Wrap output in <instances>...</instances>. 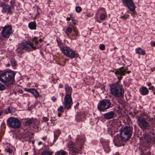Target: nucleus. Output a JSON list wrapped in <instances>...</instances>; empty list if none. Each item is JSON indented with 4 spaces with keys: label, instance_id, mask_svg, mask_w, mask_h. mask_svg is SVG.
Instances as JSON below:
<instances>
[{
    "label": "nucleus",
    "instance_id": "obj_1",
    "mask_svg": "<svg viewBox=\"0 0 155 155\" xmlns=\"http://www.w3.org/2000/svg\"><path fill=\"white\" fill-rule=\"evenodd\" d=\"M64 88L66 94L64 97L63 104L64 105V108L68 110L71 108L72 104V99L71 96L72 89L71 87L67 85H65Z\"/></svg>",
    "mask_w": 155,
    "mask_h": 155
},
{
    "label": "nucleus",
    "instance_id": "obj_2",
    "mask_svg": "<svg viewBox=\"0 0 155 155\" xmlns=\"http://www.w3.org/2000/svg\"><path fill=\"white\" fill-rule=\"evenodd\" d=\"M111 94L116 97H120L123 96L124 90L122 86L117 82L110 85Z\"/></svg>",
    "mask_w": 155,
    "mask_h": 155
},
{
    "label": "nucleus",
    "instance_id": "obj_3",
    "mask_svg": "<svg viewBox=\"0 0 155 155\" xmlns=\"http://www.w3.org/2000/svg\"><path fill=\"white\" fill-rule=\"evenodd\" d=\"M16 73L12 71H4L0 74V81L4 83H7L15 80Z\"/></svg>",
    "mask_w": 155,
    "mask_h": 155
},
{
    "label": "nucleus",
    "instance_id": "obj_4",
    "mask_svg": "<svg viewBox=\"0 0 155 155\" xmlns=\"http://www.w3.org/2000/svg\"><path fill=\"white\" fill-rule=\"evenodd\" d=\"M133 131V127L132 126L128 125L122 127L120 136L123 140L126 141L129 139L131 136Z\"/></svg>",
    "mask_w": 155,
    "mask_h": 155
},
{
    "label": "nucleus",
    "instance_id": "obj_5",
    "mask_svg": "<svg viewBox=\"0 0 155 155\" xmlns=\"http://www.w3.org/2000/svg\"><path fill=\"white\" fill-rule=\"evenodd\" d=\"M8 125L10 127L14 129H18L20 127L21 123L17 118L11 117L7 120Z\"/></svg>",
    "mask_w": 155,
    "mask_h": 155
},
{
    "label": "nucleus",
    "instance_id": "obj_6",
    "mask_svg": "<svg viewBox=\"0 0 155 155\" xmlns=\"http://www.w3.org/2000/svg\"><path fill=\"white\" fill-rule=\"evenodd\" d=\"M111 102L110 100L104 99L100 101L97 105V108L100 111H104L110 107Z\"/></svg>",
    "mask_w": 155,
    "mask_h": 155
},
{
    "label": "nucleus",
    "instance_id": "obj_7",
    "mask_svg": "<svg viewBox=\"0 0 155 155\" xmlns=\"http://www.w3.org/2000/svg\"><path fill=\"white\" fill-rule=\"evenodd\" d=\"M61 50L64 55L71 58H74L76 55L75 51L67 46L61 48Z\"/></svg>",
    "mask_w": 155,
    "mask_h": 155
},
{
    "label": "nucleus",
    "instance_id": "obj_8",
    "mask_svg": "<svg viewBox=\"0 0 155 155\" xmlns=\"http://www.w3.org/2000/svg\"><path fill=\"white\" fill-rule=\"evenodd\" d=\"M137 124L143 130H148L150 128L149 123L146 120L144 117H140L137 120Z\"/></svg>",
    "mask_w": 155,
    "mask_h": 155
},
{
    "label": "nucleus",
    "instance_id": "obj_9",
    "mask_svg": "<svg viewBox=\"0 0 155 155\" xmlns=\"http://www.w3.org/2000/svg\"><path fill=\"white\" fill-rule=\"evenodd\" d=\"M2 28L1 34L4 38H8L13 33L12 28L10 25H5L4 27H2Z\"/></svg>",
    "mask_w": 155,
    "mask_h": 155
},
{
    "label": "nucleus",
    "instance_id": "obj_10",
    "mask_svg": "<svg viewBox=\"0 0 155 155\" xmlns=\"http://www.w3.org/2000/svg\"><path fill=\"white\" fill-rule=\"evenodd\" d=\"M20 47L21 49L27 50L28 51L35 50L36 48L33 45V44L30 42H25L21 43Z\"/></svg>",
    "mask_w": 155,
    "mask_h": 155
},
{
    "label": "nucleus",
    "instance_id": "obj_11",
    "mask_svg": "<svg viewBox=\"0 0 155 155\" xmlns=\"http://www.w3.org/2000/svg\"><path fill=\"white\" fill-rule=\"evenodd\" d=\"M130 72V71H127V68L121 67L116 71L114 74L117 75L118 79L120 81L122 79V76L125 75L126 73H129Z\"/></svg>",
    "mask_w": 155,
    "mask_h": 155
},
{
    "label": "nucleus",
    "instance_id": "obj_12",
    "mask_svg": "<svg viewBox=\"0 0 155 155\" xmlns=\"http://www.w3.org/2000/svg\"><path fill=\"white\" fill-rule=\"evenodd\" d=\"M124 6L127 7L131 12L135 11V5L132 0H122Z\"/></svg>",
    "mask_w": 155,
    "mask_h": 155
},
{
    "label": "nucleus",
    "instance_id": "obj_13",
    "mask_svg": "<svg viewBox=\"0 0 155 155\" xmlns=\"http://www.w3.org/2000/svg\"><path fill=\"white\" fill-rule=\"evenodd\" d=\"M84 137V136H80V135H78L76 139V143L80 146L81 148L82 147L85 140Z\"/></svg>",
    "mask_w": 155,
    "mask_h": 155
},
{
    "label": "nucleus",
    "instance_id": "obj_14",
    "mask_svg": "<svg viewBox=\"0 0 155 155\" xmlns=\"http://www.w3.org/2000/svg\"><path fill=\"white\" fill-rule=\"evenodd\" d=\"M115 113L113 111H110L103 114L104 118L106 120L113 119L114 117Z\"/></svg>",
    "mask_w": 155,
    "mask_h": 155
},
{
    "label": "nucleus",
    "instance_id": "obj_15",
    "mask_svg": "<svg viewBox=\"0 0 155 155\" xmlns=\"http://www.w3.org/2000/svg\"><path fill=\"white\" fill-rule=\"evenodd\" d=\"M122 140L121 137L119 136H115L113 141L114 145L117 147L121 145Z\"/></svg>",
    "mask_w": 155,
    "mask_h": 155
},
{
    "label": "nucleus",
    "instance_id": "obj_16",
    "mask_svg": "<svg viewBox=\"0 0 155 155\" xmlns=\"http://www.w3.org/2000/svg\"><path fill=\"white\" fill-rule=\"evenodd\" d=\"M144 140L148 143H150L152 141V136L148 133L144 134L143 135Z\"/></svg>",
    "mask_w": 155,
    "mask_h": 155
},
{
    "label": "nucleus",
    "instance_id": "obj_17",
    "mask_svg": "<svg viewBox=\"0 0 155 155\" xmlns=\"http://www.w3.org/2000/svg\"><path fill=\"white\" fill-rule=\"evenodd\" d=\"M140 92L141 94L143 95H145L149 93L148 89L144 86L142 87L140 89Z\"/></svg>",
    "mask_w": 155,
    "mask_h": 155
},
{
    "label": "nucleus",
    "instance_id": "obj_18",
    "mask_svg": "<svg viewBox=\"0 0 155 155\" xmlns=\"http://www.w3.org/2000/svg\"><path fill=\"white\" fill-rule=\"evenodd\" d=\"M135 52L136 54H138L139 55H144L146 54L145 51L143 50L140 48H136Z\"/></svg>",
    "mask_w": 155,
    "mask_h": 155
},
{
    "label": "nucleus",
    "instance_id": "obj_19",
    "mask_svg": "<svg viewBox=\"0 0 155 155\" xmlns=\"http://www.w3.org/2000/svg\"><path fill=\"white\" fill-rule=\"evenodd\" d=\"M3 9L5 13L8 14H11L12 13L11 8L8 5H4L3 7Z\"/></svg>",
    "mask_w": 155,
    "mask_h": 155
},
{
    "label": "nucleus",
    "instance_id": "obj_20",
    "mask_svg": "<svg viewBox=\"0 0 155 155\" xmlns=\"http://www.w3.org/2000/svg\"><path fill=\"white\" fill-rule=\"evenodd\" d=\"M29 28L31 30H36V29L37 25L35 22H31L28 24Z\"/></svg>",
    "mask_w": 155,
    "mask_h": 155
},
{
    "label": "nucleus",
    "instance_id": "obj_21",
    "mask_svg": "<svg viewBox=\"0 0 155 155\" xmlns=\"http://www.w3.org/2000/svg\"><path fill=\"white\" fill-rule=\"evenodd\" d=\"M53 152L50 151L45 150L41 153V155H52Z\"/></svg>",
    "mask_w": 155,
    "mask_h": 155
},
{
    "label": "nucleus",
    "instance_id": "obj_22",
    "mask_svg": "<svg viewBox=\"0 0 155 155\" xmlns=\"http://www.w3.org/2000/svg\"><path fill=\"white\" fill-rule=\"evenodd\" d=\"M83 117V116L80 113H78L75 116V120L77 121H80L81 120Z\"/></svg>",
    "mask_w": 155,
    "mask_h": 155
},
{
    "label": "nucleus",
    "instance_id": "obj_23",
    "mask_svg": "<svg viewBox=\"0 0 155 155\" xmlns=\"http://www.w3.org/2000/svg\"><path fill=\"white\" fill-rule=\"evenodd\" d=\"M24 90L25 91L30 92L33 94H34L35 92V89L33 88H25L24 89Z\"/></svg>",
    "mask_w": 155,
    "mask_h": 155
},
{
    "label": "nucleus",
    "instance_id": "obj_24",
    "mask_svg": "<svg viewBox=\"0 0 155 155\" xmlns=\"http://www.w3.org/2000/svg\"><path fill=\"white\" fill-rule=\"evenodd\" d=\"M103 147L104 150L107 153L110 152V149L108 144H107L106 145H104Z\"/></svg>",
    "mask_w": 155,
    "mask_h": 155
},
{
    "label": "nucleus",
    "instance_id": "obj_25",
    "mask_svg": "<svg viewBox=\"0 0 155 155\" xmlns=\"http://www.w3.org/2000/svg\"><path fill=\"white\" fill-rule=\"evenodd\" d=\"M68 153L62 150H61L56 153V155H67Z\"/></svg>",
    "mask_w": 155,
    "mask_h": 155
},
{
    "label": "nucleus",
    "instance_id": "obj_26",
    "mask_svg": "<svg viewBox=\"0 0 155 155\" xmlns=\"http://www.w3.org/2000/svg\"><path fill=\"white\" fill-rule=\"evenodd\" d=\"M34 122L33 119H31L28 120L25 122V125L26 126H28L31 125Z\"/></svg>",
    "mask_w": 155,
    "mask_h": 155
},
{
    "label": "nucleus",
    "instance_id": "obj_27",
    "mask_svg": "<svg viewBox=\"0 0 155 155\" xmlns=\"http://www.w3.org/2000/svg\"><path fill=\"white\" fill-rule=\"evenodd\" d=\"M15 111V109L11 107H9L8 108L7 110H6V113L7 114L10 113H12Z\"/></svg>",
    "mask_w": 155,
    "mask_h": 155
},
{
    "label": "nucleus",
    "instance_id": "obj_28",
    "mask_svg": "<svg viewBox=\"0 0 155 155\" xmlns=\"http://www.w3.org/2000/svg\"><path fill=\"white\" fill-rule=\"evenodd\" d=\"M54 140L53 141V143L55 142L56 141V140L57 139L59 135L60 134L59 133V132H58V133L57 134L54 131Z\"/></svg>",
    "mask_w": 155,
    "mask_h": 155
},
{
    "label": "nucleus",
    "instance_id": "obj_29",
    "mask_svg": "<svg viewBox=\"0 0 155 155\" xmlns=\"http://www.w3.org/2000/svg\"><path fill=\"white\" fill-rule=\"evenodd\" d=\"M75 146V143L72 142L70 141L68 144V147L70 148H72Z\"/></svg>",
    "mask_w": 155,
    "mask_h": 155
},
{
    "label": "nucleus",
    "instance_id": "obj_30",
    "mask_svg": "<svg viewBox=\"0 0 155 155\" xmlns=\"http://www.w3.org/2000/svg\"><path fill=\"white\" fill-rule=\"evenodd\" d=\"M32 41H33L35 43V45H37L38 43V38L36 37H35L33 38L32 39Z\"/></svg>",
    "mask_w": 155,
    "mask_h": 155
},
{
    "label": "nucleus",
    "instance_id": "obj_31",
    "mask_svg": "<svg viewBox=\"0 0 155 155\" xmlns=\"http://www.w3.org/2000/svg\"><path fill=\"white\" fill-rule=\"evenodd\" d=\"M106 16L104 13H103L101 14L100 15V19L101 20H104L105 18H106Z\"/></svg>",
    "mask_w": 155,
    "mask_h": 155
},
{
    "label": "nucleus",
    "instance_id": "obj_32",
    "mask_svg": "<svg viewBox=\"0 0 155 155\" xmlns=\"http://www.w3.org/2000/svg\"><path fill=\"white\" fill-rule=\"evenodd\" d=\"M72 31V29L70 27H68L66 29V31H65V33L67 34L68 35V33H68H70Z\"/></svg>",
    "mask_w": 155,
    "mask_h": 155
},
{
    "label": "nucleus",
    "instance_id": "obj_33",
    "mask_svg": "<svg viewBox=\"0 0 155 155\" xmlns=\"http://www.w3.org/2000/svg\"><path fill=\"white\" fill-rule=\"evenodd\" d=\"M129 16V15L127 14H125L123 16H121L120 17V18L124 19H126Z\"/></svg>",
    "mask_w": 155,
    "mask_h": 155
},
{
    "label": "nucleus",
    "instance_id": "obj_34",
    "mask_svg": "<svg viewBox=\"0 0 155 155\" xmlns=\"http://www.w3.org/2000/svg\"><path fill=\"white\" fill-rule=\"evenodd\" d=\"M75 10L78 13H79L81 10V8L80 6H77L75 8Z\"/></svg>",
    "mask_w": 155,
    "mask_h": 155
},
{
    "label": "nucleus",
    "instance_id": "obj_35",
    "mask_svg": "<svg viewBox=\"0 0 155 155\" xmlns=\"http://www.w3.org/2000/svg\"><path fill=\"white\" fill-rule=\"evenodd\" d=\"M10 62L12 66L14 67L16 65V61L14 59H12Z\"/></svg>",
    "mask_w": 155,
    "mask_h": 155
},
{
    "label": "nucleus",
    "instance_id": "obj_36",
    "mask_svg": "<svg viewBox=\"0 0 155 155\" xmlns=\"http://www.w3.org/2000/svg\"><path fill=\"white\" fill-rule=\"evenodd\" d=\"M64 107L62 106H60L58 109V111L62 113L64 112Z\"/></svg>",
    "mask_w": 155,
    "mask_h": 155
},
{
    "label": "nucleus",
    "instance_id": "obj_37",
    "mask_svg": "<svg viewBox=\"0 0 155 155\" xmlns=\"http://www.w3.org/2000/svg\"><path fill=\"white\" fill-rule=\"evenodd\" d=\"M33 95L35 97L37 98L39 96V94L38 91L35 90V92L34 94H33Z\"/></svg>",
    "mask_w": 155,
    "mask_h": 155
},
{
    "label": "nucleus",
    "instance_id": "obj_38",
    "mask_svg": "<svg viewBox=\"0 0 155 155\" xmlns=\"http://www.w3.org/2000/svg\"><path fill=\"white\" fill-rule=\"evenodd\" d=\"M5 88V87L3 84L0 83V91L4 90Z\"/></svg>",
    "mask_w": 155,
    "mask_h": 155
},
{
    "label": "nucleus",
    "instance_id": "obj_39",
    "mask_svg": "<svg viewBox=\"0 0 155 155\" xmlns=\"http://www.w3.org/2000/svg\"><path fill=\"white\" fill-rule=\"evenodd\" d=\"M99 48L101 50H104L105 48V46L104 44H101L99 46Z\"/></svg>",
    "mask_w": 155,
    "mask_h": 155
},
{
    "label": "nucleus",
    "instance_id": "obj_40",
    "mask_svg": "<svg viewBox=\"0 0 155 155\" xmlns=\"http://www.w3.org/2000/svg\"><path fill=\"white\" fill-rule=\"evenodd\" d=\"M43 121L44 122H46L49 120V118L48 117H44L42 118Z\"/></svg>",
    "mask_w": 155,
    "mask_h": 155
},
{
    "label": "nucleus",
    "instance_id": "obj_41",
    "mask_svg": "<svg viewBox=\"0 0 155 155\" xmlns=\"http://www.w3.org/2000/svg\"><path fill=\"white\" fill-rule=\"evenodd\" d=\"M72 151L73 153H76L78 151V149L76 147H74L72 149Z\"/></svg>",
    "mask_w": 155,
    "mask_h": 155
},
{
    "label": "nucleus",
    "instance_id": "obj_42",
    "mask_svg": "<svg viewBox=\"0 0 155 155\" xmlns=\"http://www.w3.org/2000/svg\"><path fill=\"white\" fill-rule=\"evenodd\" d=\"M6 152L10 153H11L12 152V150L10 148H8L6 150Z\"/></svg>",
    "mask_w": 155,
    "mask_h": 155
},
{
    "label": "nucleus",
    "instance_id": "obj_43",
    "mask_svg": "<svg viewBox=\"0 0 155 155\" xmlns=\"http://www.w3.org/2000/svg\"><path fill=\"white\" fill-rule=\"evenodd\" d=\"M57 43L58 44V46L60 47V48H61V45L62 44V43L60 41H57Z\"/></svg>",
    "mask_w": 155,
    "mask_h": 155
},
{
    "label": "nucleus",
    "instance_id": "obj_44",
    "mask_svg": "<svg viewBox=\"0 0 155 155\" xmlns=\"http://www.w3.org/2000/svg\"><path fill=\"white\" fill-rule=\"evenodd\" d=\"M149 89L150 90H151L152 91H154V90L155 88L153 86H152L149 88Z\"/></svg>",
    "mask_w": 155,
    "mask_h": 155
},
{
    "label": "nucleus",
    "instance_id": "obj_45",
    "mask_svg": "<svg viewBox=\"0 0 155 155\" xmlns=\"http://www.w3.org/2000/svg\"><path fill=\"white\" fill-rule=\"evenodd\" d=\"M56 100V98L54 96H53L51 98V100L54 102Z\"/></svg>",
    "mask_w": 155,
    "mask_h": 155
},
{
    "label": "nucleus",
    "instance_id": "obj_46",
    "mask_svg": "<svg viewBox=\"0 0 155 155\" xmlns=\"http://www.w3.org/2000/svg\"><path fill=\"white\" fill-rule=\"evenodd\" d=\"M47 138V136H45V137H42V139L45 142Z\"/></svg>",
    "mask_w": 155,
    "mask_h": 155
},
{
    "label": "nucleus",
    "instance_id": "obj_47",
    "mask_svg": "<svg viewBox=\"0 0 155 155\" xmlns=\"http://www.w3.org/2000/svg\"><path fill=\"white\" fill-rule=\"evenodd\" d=\"M74 32H75L74 35H76V36L77 35H78V31L77 30H75Z\"/></svg>",
    "mask_w": 155,
    "mask_h": 155
},
{
    "label": "nucleus",
    "instance_id": "obj_48",
    "mask_svg": "<svg viewBox=\"0 0 155 155\" xmlns=\"http://www.w3.org/2000/svg\"><path fill=\"white\" fill-rule=\"evenodd\" d=\"M87 17H92V15H91V14H90V13H88L87 14Z\"/></svg>",
    "mask_w": 155,
    "mask_h": 155
},
{
    "label": "nucleus",
    "instance_id": "obj_49",
    "mask_svg": "<svg viewBox=\"0 0 155 155\" xmlns=\"http://www.w3.org/2000/svg\"><path fill=\"white\" fill-rule=\"evenodd\" d=\"M152 140L153 142H155V137H152Z\"/></svg>",
    "mask_w": 155,
    "mask_h": 155
},
{
    "label": "nucleus",
    "instance_id": "obj_50",
    "mask_svg": "<svg viewBox=\"0 0 155 155\" xmlns=\"http://www.w3.org/2000/svg\"><path fill=\"white\" fill-rule=\"evenodd\" d=\"M100 10H101L102 11H104V12L105 11L104 9V8H101V9H98V11H99Z\"/></svg>",
    "mask_w": 155,
    "mask_h": 155
},
{
    "label": "nucleus",
    "instance_id": "obj_51",
    "mask_svg": "<svg viewBox=\"0 0 155 155\" xmlns=\"http://www.w3.org/2000/svg\"><path fill=\"white\" fill-rule=\"evenodd\" d=\"M10 66V63H8L6 65V66L7 67H9Z\"/></svg>",
    "mask_w": 155,
    "mask_h": 155
},
{
    "label": "nucleus",
    "instance_id": "obj_52",
    "mask_svg": "<svg viewBox=\"0 0 155 155\" xmlns=\"http://www.w3.org/2000/svg\"><path fill=\"white\" fill-rule=\"evenodd\" d=\"M63 87V85L61 84H60L59 85V88H62Z\"/></svg>",
    "mask_w": 155,
    "mask_h": 155
},
{
    "label": "nucleus",
    "instance_id": "obj_53",
    "mask_svg": "<svg viewBox=\"0 0 155 155\" xmlns=\"http://www.w3.org/2000/svg\"><path fill=\"white\" fill-rule=\"evenodd\" d=\"M61 115V114L60 113H58V116L59 117H60Z\"/></svg>",
    "mask_w": 155,
    "mask_h": 155
},
{
    "label": "nucleus",
    "instance_id": "obj_54",
    "mask_svg": "<svg viewBox=\"0 0 155 155\" xmlns=\"http://www.w3.org/2000/svg\"><path fill=\"white\" fill-rule=\"evenodd\" d=\"M134 11L133 12H132L131 13V15L132 16H133L134 15Z\"/></svg>",
    "mask_w": 155,
    "mask_h": 155
},
{
    "label": "nucleus",
    "instance_id": "obj_55",
    "mask_svg": "<svg viewBox=\"0 0 155 155\" xmlns=\"http://www.w3.org/2000/svg\"><path fill=\"white\" fill-rule=\"evenodd\" d=\"M42 142H41V141H40V142H39L38 143V145H40L41 144H42Z\"/></svg>",
    "mask_w": 155,
    "mask_h": 155
},
{
    "label": "nucleus",
    "instance_id": "obj_56",
    "mask_svg": "<svg viewBox=\"0 0 155 155\" xmlns=\"http://www.w3.org/2000/svg\"><path fill=\"white\" fill-rule=\"evenodd\" d=\"M70 20V18H67V21H69Z\"/></svg>",
    "mask_w": 155,
    "mask_h": 155
},
{
    "label": "nucleus",
    "instance_id": "obj_57",
    "mask_svg": "<svg viewBox=\"0 0 155 155\" xmlns=\"http://www.w3.org/2000/svg\"><path fill=\"white\" fill-rule=\"evenodd\" d=\"M152 45L155 46V42H153L152 43Z\"/></svg>",
    "mask_w": 155,
    "mask_h": 155
},
{
    "label": "nucleus",
    "instance_id": "obj_58",
    "mask_svg": "<svg viewBox=\"0 0 155 155\" xmlns=\"http://www.w3.org/2000/svg\"><path fill=\"white\" fill-rule=\"evenodd\" d=\"M39 41L40 42H41L43 41V40L42 39H39Z\"/></svg>",
    "mask_w": 155,
    "mask_h": 155
},
{
    "label": "nucleus",
    "instance_id": "obj_59",
    "mask_svg": "<svg viewBox=\"0 0 155 155\" xmlns=\"http://www.w3.org/2000/svg\"><path fill=\"white\" fill-rule=\"evenodd\" d=\"M150 84H151V83H149L148 84H147L148 86H150Z\"/></svg>",
    "mask_w": 155,
    "mask_h": 155
},
{
    "label": "nucleus",
    "instance_id": "obj_60",
    "mask_svg": "<svg viewBox=\"0 0 155 155\" xmlns=\"http://www.w3.org/2000/svg\"><path fill=\"white\" fill-rule=\"evenodd\" d=\"M28 153V152H26L25 153V155H27Z\"/></svg>",
    "mask_w": 155,
    "mask_h": 155
},
{
    "label": "nucleus",
    "instance_id": "obj_61",
    "mask_svg": "<svg viewBox=\"0 0 155 155\" xmlns=\"http://www.w3.org/2000/svg\"><path fill=\"white\" fill-rule=\"evenodd\" d=\"M143 153H141L140 154V155H143Z\"/></svg>",
    "mask_w": 155,
    "mask_h": 155
},
{
    "label": "nucleus",
    "instance_id": "obj_62",
    "mask_svg": "<svg viewBox=\"0 0 155 155\" xmlns=\"http://www.w3.org/2000/svg\"><path fill=\"white\" fill-rule=\"evenodd\" d=\"M118 102L119 103H120L121 104V103L120 101H119V100H118Z\"/></svg>",
    "mask_w": 155,
    "mask_h": 155
},
{
    "label": "nucleus",
    "instance_id": "obj_63",
    "mask_svg": "<svg viewBox=\"0 0 155 155\" xmlns=\"http://www.w3.org/2000/svg\"><path fill=\"white\" fill-rule=\"evenodd\" d=\"M77 105H79V103H77Z\"/></svg>",
    "mask_w": 155,
    "mask_h": 155
},
{
    "label": "nucleus",
    "instance_id": "obj_64",
    "mask_svg": "<svg viewBox=\"0 0 155 155\" xmlns=\"http://www.w3.org/2000/svg\"><path fill=\"white\" fill-rule=\"evenodd\" d=\"M153 94H154V95H155V92H154V93H153Z\"/></svg>",
    "mask_w": 155,
    "mask_h": 155
}]
</instances>
